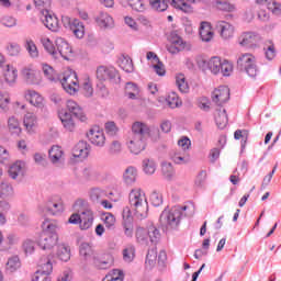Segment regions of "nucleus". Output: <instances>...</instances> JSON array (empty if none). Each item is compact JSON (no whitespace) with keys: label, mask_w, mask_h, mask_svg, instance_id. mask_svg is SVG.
<instances>
[{"label":"nucleus","mask_w":281,"mask_h":281,"mask_svg":"<svg viewBox=\"0 0 281 281\" xmlns=\"http://www.w3.org/2000/svg\"><path fill=\"white\" fill-rule=\"evenodd\" d=\"M128 5L136 12H146V4L142 0H128Z\"/></svg>","instance_id":"13d9d810"},{"label":"nucleus","mask_w":281,"mask_h":281,"mask_svg":"<svg viewBox=\"0 0 281 281\" xmlns=\"http://www.w3.org/2000/svg\"><path fill=\"white\" fill-rule=\"evenodd\" d=\"M143 170L146 175H155V170H157V164H155V160L146 158L143 160Z\"/></svg>","instance_id":"09e8293b"},{"label":"nucleus","mask_w":281,"mask_h":281,"mask_svg":"<svg viewBox=\"0 0 281 281\" xmlns=\"http://www.w3.org/2000/svg\"><path fill=\"white\" fill-rule=\"evenodd\" d=\"M212 100L215 102V104H225V102L229 101V88L227 86H222L217 89H215L212 92Z\"/></svg>","instance_id":"dca6fc26"},{"label":"nucleus","mask_w":281,"mask_h":281,"mask_svg":"<svg viewBox=\"0 0 281 281\" xmlns=\"http://www.w3.org/2000/svg\"><path fill=\"white\" fill-rule=\"evenodd\" d=\"M166 47L169 54H179L180 52H190L192 49V46L177 34L170 35L169 44Z\"/></svg>","instance_id":"423d86ee"},{"label":"nucleus","mask_w":281,"mask_h":281,"mask_svg":"<svg viewBox=\"0 0 281 281\" xmlns=\"http://www.w3.org/2000/svg\"><path fill=\"white\" fill-rule=\"evenodd\" d=\"M56 229H58V224L56 222L45 221L43 223L42 234H48V236H58V234H56Z\"/></svg>","instance_id":"58836bf2"},{"label":"nucleus","mask_w":281,"mask_h":281,"mask_svg":"<svg viewBox=\"0 0 281 281\" xmlns=\"http://www.w3.org/2000/svg\"><path fill=\"white\" fill-rule=\"evenodd\" d=\"M54 271V266L49 258L44 257L40 260L38 269L36 273H44L45 276H49Z\"/></svg>","instance_id":"c85d7f7f"},{"label":"nucleus","mask_w":281,"mask_h":281,"mask_svg":"<svg viewBox=\"0 0 281 281\" xmlns=\"http://www.w3.org/2000/svg\"><path fill=\"white\" fill-rule=\"evenodd\" d=\"M79 254L81 258H85V260H87V258H91V256L93 255V248H91V245L83 243L80 245Z\"/></svg>","instance_id":"5fc2aeb1"},{"label":"nucleus","mask_w":281,"mask_h":281,"mask_svg":"<svg viewBox=\"0 0 281 281\" xmlns=\"http://www.w3.org/2000/svg\"><path fill=\"white\" fill-rule=\"evenodd\" d=\"M41 43L48 54H52V56L56 54V47H54V43L49 41V37H42Z\"/></svg>","instance_id":"bf43d9fd"},{"label":"nucleus","mask_w":281,"mask_h":281,"mask_svg":"<svg viewBox=\"0 0 281 281\" xmlns=\"http://www.w3.org/2000/svg\"><path fill=\"white\" fill-rule=\"evenodd\" d=\"M130 205L135 211L137 218H146L148 216V201L146 193L142 189H133L130 192Z\"/></svg>","instance_id":"f03ea898"},{"label":"nucleus","mask_w":281,"mask_h":281,"mask_svg":"<svg viewBox=\"0 0 281 281\" xmlns=\"http://www.w3.org/2000/svg\"><path fill=\"white\" fill-rule=\"evenodd\" d=\"M123 260L125 262H133L135 260V246H127L123 250Z\"/></svg>","instance_id":"6e6d98bb"},{"label":"nucleus","mask_w":281,"mask_h":281,"mask_svg":"<svg viewBox=\"0 0 281 281\" xmlns=\"http://www.w3.org/2000/svg\"><path fill=\"white\" fill-rule=\"evenodd\" d=\"M57 50L59 52L61 58H64L65 60H69V57L72 54V49L71 46L69 45V43L67 42V40L63 38V37H57L55 41Z\"/></svg>","instance_id":"a211bd4d"},{"label":"nucleus","mask_w":281,"mask_h":281,"mask_svg":"<svg viewBox=\"0 0 281 281\" xmlns=\"http://www.w3.org/2000/svg\"><path fill=\"white\" fill-rule=\"evenodd\" d=\"M81 91L86 98L93 97V83L91 82V79L89 78V76L85 77L81 85Z\"/></svg>","instance_id":"c9c22d12"},{"label":"nucleus","mask_w":281,"mask_h":281,"mask_svg":"<svg viewBox=\"0 0 281 281\" xmlns=\"http://www.w3.org/2000/svg\"><path fill=\"white\" fill-rule=\"evenodd\" d=\"M120 128H117V125L115 124V122L113 121H109L105 123V132L108 133V135H115L116 133H119Z\"/></svg>","instance_id":"774afa93"},{"label":"nucleus","mask_w":281,"mask_h":281,"mask_svg":"<svg viewBox=\"0 0 281 281\" xmlns=\"http://www.w3.org/2000/svg\"><path fill=\"white\" fill-rule=\"evenodd\" d=\"M61 86L66 93L76 95L80 89V83H78V75H76V71H65L61 78Z\"/></svg>","instance_id":"39448f33"},{"label":"nucleus","mask_w":281,"mask_h":281,"mask_svg":"<svg viewBox=\"0 0 281 281\" xmlns=\"http://www.w3.org/2000/svg\"><path fill=\"white\" fill-rule=\"evenodd\" d=\"M149 5L156 12H166L168 10V1L166 0H149Z\"/></svg>","instance_id":"ea45409f"},{"label":"nucleus","mask_w":281,"mask_h":281,"mask_svg":"<svg viewBox=\"0 0 281 281\" xmlns=\"http://www.w3.org/2000/svg\"><path fill=\"white\" fill-rule=\"evenodd\" d=\"M93 225V211L85 210L80 214V227L81 229H89Z\"/></svg>","instance_id":"a878e982"},{"label":"nucleus","mask_w":281,"mask_h":281,"mask_svg":"<svg viewBox=\"0 0 281 281\" xmlns=\"http://www.w3.org/2000/svg\"><path fill=\"white\" fill-rule=\"evenodd\" d=\"M144 139L145 138L134 136L128 145L131 153H133L134 155H139V153H142V150L146 148V142Z\"/></svg>","instance_id":"393cba45"},{"label":"nucleus","mask_w":281,"mask_h":281,"mask_svg":"<svg viewBox=\"0 0 281 281\" xmlns=\"http://www.w3.org/2000/svg\"><path fill=\"white\" fill-rule=\"evenodd\" d=\"M59 120L66 131L74 133L76 131V121L74 120V115L69 112H59Z\"/></svg>","instance_id":"4be33fe9"},{"label":"nucleus","mask_w":281,"mask_h":281,"mask_svg":"<svg viewBox=\"0 0 281 281\" xmlns=\"http://www.w3.org/2000/svg\"><path fill=\"white\" fill-rule=\"evenodd\" d=\"M42 70H43L44 76H45L48 80H50V81L55 80V78H56V72L54 71V68H53L52 66H49V65H47V64H43V65H42Z\"/></svg>","instance_id":"052dcab7"},{"label":"nucleus","mask_w":281,"mask_h":281,"mask_svg":"<svg viewBox=\"0 0 281 281\" xmlns=\"http://www.w3.org/2000/svg\"><path fill=\"white\" fill-rule=\"evenodd\" d=\"M5 269L9 271V273H14L21 269V258L19 256H13L8 259Z\"/></svg>","instance_id":"7c9ffc66"},{"label":"nucleus","mask_w":281,"mask_h":281,"mask_svg":"<svg viewBox=\"0 0 281 281\" xmlns=\"http://www.w3.org/2000/svg\"><path fill=\"white\" fill-rule=\"evenodd\" d=\"M14 190L12 189V186H10V183L2 182L0 184V196H2V199H8V196H12Z\"/></svg>","instance_id":"864d4df0"},{"label":"nucleus","mask_w":281,"mask_h":281,"mask_svg":"<svg viewBox=\"0 0 281 281\" xmlns=\"http://www.w3.org/2000/svg\"><path fill=\"white\" fill-rule=\"evenodd\" d=\"M132 133L134 137L146 139L150 135V127L144 122L136 121L132 125Z\"/></svg>","instance_id":"f3484780"},{"label":"nucleus","mask_w":281,"mask_h":281,"mask_svg":"<svg viewBox=\"0 0 281 281\" xmlns=\"http://www.w3.org/2000/svg\"><path fill=\"white\" fill-rule=\"evenodd\" d=\"M161 172L166 179H172V177H175V168H172V164L164 162L161 165Z\"/></svg>","instance_id":"4d7b16f0"},{"label":"nucleus","mask_w":281,"mask_h":281,"mask_svg":"<svg viewBox=\"0 0 281 281\" xmlns=\"http://www.w3.org/2000/svg\"><path fill=\"white\" fill-rule=\"evenodd\" d=\"M48 157L52 164H60L65 159V151L63 147L55 145L49 149Z\"/></svg>","instance_id":"b1692460"},{"label":"nucleus","mask_w":281,"mask_h":281,"mask_svg":"<svg viewBox=\"0 0 281 281\" xmlns=\"http://www.w3.org/2000/svg\"><path fill=\"white\" fill-rule=\"evenodd\" d=\"M172 161L180 166H183L184 164H190V155L187 154L184 156H181L179 154H175L172 156Z\"/></svg>","instance_id":"0e129e2a"},{"label":"nucleus","mask_w":281,"mask_h":281,"mask_svg":"<svg viewBox=\"0 0 281 281\" xmlns=\"http://www.w3.org/2000/svg\"><path fill=\"white\" fill-rule=\"evenodd\" d=\"M263 49L266 52V58H268V60H273V58H276V45L272 41H266Z\"/></svg>","instance_id":"a18cd8bd"},{"label":"nucleus","mask_w":281,"mask_h":281,"mask_svg":"<svg viewBox=\"0 0 281 281\" xmlns=\"http://www.w3.org/2000/svg\"><path fill=\"white\" fill-rule=\"evenodd\" d=\"M222 64L223 60L221 59V57L214 56L207 61V67L210 71L214 74V76H217V74H221Z\"/></svg>","instance_id":"2f4dec72"},{"label":"nucleus","mask_w":281,"mask_h":281,"mask_svg":"<svg viewBox=\"0 0 281 281\" xmlns=\"http://www.w3.org/2000/svg\"><path fill=\"white\" fill-rule=\"evenodd\" d=\"M125 93L130 100H135L139 94V88H137V85L128 82L125 87Z\"/></svg>","instance_id":"de8ad7c7"},{"label":"nucleus","mask_w":281,"mask_h":281,"mask_svg":"<svg viewBox=\"0 0 281 281\" xmlns=\"http://www.w3.org/2000/svg\"><path fill=\"white\" fill-rule=\"evenodd\" d=\"M113 256L105 255L104 259H95L94 265L99 267V269H109V267H113Z\"/></svg>","instance_id":"a19ab883"},{"label":"nucleus","mask_w":281,"mask_h":281,"mask_svg":"<svg viewBox=\"0 0 281 281\" xmlns=\"http://www.w3.org/2000/svg\"><path fill=\"white\" fill-rule=\"evenodd\" d=\"M217 31L223 41H229V38H234L236 27L234 24L222 20L217 22Z\"/></svg>","instance_id":"f8f14e48"},{"label":"nucleus","mask_w":281,"mask_h":281,"mask_svg":"<svg viewBox=\"0 0 281 281\" xmlns=\"http://www.w3.org/2000/svg\"><path fill=\"white\" fill-rule=\"evenodd\" d=\"M151 249L148 250L146 256L145 265L148 267H155L157 265V245H154Z\"/></svg>","instance_id":"37998d69"},{"label":"nucleus","mask_w":281,"mask_h":281,"mask_svg":"<svg viewBox=\"0 0 281 281\" xmlns=\"http://www.w3.org/2000/svg\"><path fill=\"white\" fill-rule=\"evenodd\" d=\"M21 76L27 85H41V74L35 71L32 66H26L21 70Z\"/></svg>","instance_id":"ddd939ff"},{"label":"nucleus","mask_w":281,"mask_h":281,"mask_svg":"<svg viewBox=\"0 0 281 281\" xmlns=\"http://www.w3.org/2000/svg\"><path fill=\"white\" fill-rule=\"evenodd\" d=\"M2 80L8 87H14L19 80V70L10 64H7L2 70Z\"/></svg>","instance_id":"9d476101"},{"label":"nucleus","mask_w":281,"mask_h":281,"mask_svg":"<svg viewBox=\"0 0 281 281\" xmlns=\"http://www.w3.org/2000/svg\"><path fill=\"white\" fill-rule=\"evenodd\" d=\"M167 104H168V106H170V109H177V108L181 106L182 102L176 92H171L167 97Z\"/></svg>","instance_id":"49530a36"},{"label":"nucleus","mask_w":281,"mask_h":281,"mask_svg":"<svg viewBox=\"0 0 281 281\" xmlns=\"http://www.w3.org/2000/svg\"><path fill=\"white\" fill-rule=\"evenodd\" d=\"M7 52L9 56H19L21 54V46L16 43H10L7 46Z\"/></svg>","instance_id":"69168bd1"},{"label":"nucleus","mask_w":281,"mask_h":281,"mask_svg":"<svg viewBox=\"0 0 281 281\" xmlns=\"http://www.w3.org/2000/svg\"><path fill=\"white\" fill-rule=\"evenodd\" d=\"M23 125L26 133H36V128H38V119L34 113H26L24 115Z\"/></svg>","instance_id":"aec40b11"},{"label":"nucleus","mask_w":281,"mask_h":281,"mask_svg":"<svg viewBox=\"0 0 281 281\" xmlns=\"http://www.w3.org/2000/svg\"><path fill=\"white\" fill-rule=\"evenodd\" d=\"M10 105V94L8 92H0V110L5 111Z\"/></svg>","instance_id":"e2e57ef3"},{"label":"nucleus","mask_w":281,"mask_h":281,"mask_svg":"<svg viewBox=\"0 0 281 281\" xmlns=\"http://www.w3.org/2000/svg\"><path fill=\"white\" fill-rule=\"evenodd\" d=\"M8 130L12 135H21V123H19V119L14 116H10L8 120Z\"/></svg>","instance_id":"473e14b6"},{"label":"nucleus","mask_w":281,"mask_h":281,"mask_svg":"<svg viewBox=\"0 0 281 281\" xmlns=\"http://www.w3.org/2000/svg\"><path fill=\"white\" fill-rule=\"evenodd\" d=\"M124 181L127 183H135L136 179H137V169H135L134 167H128L125 170L124 173Z\"/></svg>","instance_id":"3c124183"},{"label":"nucleus","mask_w":281,"mask_h":281,"mask_svg":"<svg viewBox=\"0 0 281 281\" xmlns=\"http://www.w3.org/2000/svg\"><path fill=\"white\" fill-rule=\"evenodd\" d=\"M229 122V117L227 116V111L223 108H220L215 112V124L218 128H225Z\"/></svg>","instance_id":"cd10ccee"},{"label":"nucleus","mask_w":281,"mask_h":281,"mask_svg":"<svg viewBox=\"0 0 281 281\" xmlns=\"http://www.w3.org/2000/svg\"><path fill=\"white\" fill-rule=\"evenodd\" d=\"M256 41H258V36L255 33H244L239 36V45L243 47H247V45H255Z\"/></svg>","instance_id":"72a5a7b5"},{"label":"nucleus","mask_w":281,"mask_h":281,"mask_svg":"<svg viewBox=\"0 0 281 281\" xmlns=\"http://www.w3.org/2000/svg\"><path fill=\"white\" fill-rule=\"evenodd\" d=\"M24 166L25 164H23L22 161H15L9 169V175L11 179H16L19 175H21V172L23 171Z\"/></svg>","instance_id":"c03bdc74"},{"label":"nucleus","mask_w":281,"mask_h":281,"mask_svg":"<svg viewBox=\"0 0 281 281\" xmlns=\"http://www.w3.org/2000/svg\"><path fill=\"white\" fill-rule=\"evenodd\" d=\"M120 67L123 69V71H126L127 74H132V71L135 69V66L133 65V59L128 55H123L120 59Z\"/></svg>","instance_id":"f704fd0d"},{"label":"nucleus","mask_w":281,"mask_h":281,"mask_svg":"<svg viewBox=\"0 0 281 281\" xmlns=\"http://www.w3.org/2000/svg\"><path fill=\"white\" fill-rule=\"evenodd\" d=\"M181 210L186 212L188 206H173L170 210L162 211L160 215V224L165 227V229H177L179 227V223H181Z\"/></svg>","instance_id":"7ed1b4c3"},{"label":"nucleus","mask_w":281,"mask_h":281,"mask_svg":"<svg viewBox=\"0 0 281 281\" xmlns=\"http://www.w3.org/2000/svg\"><path fill=\"white\" fill-rule=\"evenodd\" d=\"M26 102H30L32 106L36 109H43L45 106V99L36 90L27 89L23 93Z\"/></svg>","instance_id":"9b49d317"},{"label":"nucleus","mask_w":281,"mask_h":281,"mask_svg":"<svg viewBox=\"0 0 281 281\" xmlns=\"http://www.w3.org/2000/svg\"><path fill=\"white\" fill-rule=\"evenodd\" d=\"M220 71H222L223 76H232V71H234V65L227 60H223Z\"/></svg>","instance_id":"680f3d73"},{"label":"nucleus","mask_w":281,"mask_h":281,"mask_svg":"<svg viewBox=\"0 0 281 281\" xmlns=\"http://www.w3.org/2000/svg\"><path fill=\"white\" fill-rule=\"evenodd\" d=\"M61 22L64 27L71 31L76 38H85V24L80 20L63 16Z\"/></svg>","instance_id":"0eeeda50"},{"label":"nucleus","mask_w":281,"mask_h":281,"mask_svg":"<svg viewBox=\"0 0 281 281\" xmlns=\"http://www.w3.org/2000/svg\"><path fill=\"white\" fill-rule=\"evenodd\" d=\"M135 238L138 245H157L161 240V232L155 225H149L147 228L138 226L135 231Z\"/></svg>","instance_id":"f257e3e1"},{"label":"nucleus","mask_w":281,"mask_h":281,"mask_svg":"<svg viewBox=\"0 0 281 281\" xmlns=\"http://www.w3.org/2000/svg\"><path fill=\"white\" fill-rule=\"evenodd\" d=\"M104 225L111 229V227L115 226V215L112 213H105L103 215Z\"/></svg>","instance_id":"338daca9"},{"label":"nucleus","mask_w":281,"mask_h":281,"mask_svg":"<svg viewBox=\"0 0 281 281\" xmlns=\"http://www.w3.org/2000/svg\"><path fill=\"white\" fill-rule=\"evenodd\" d=\"M200 37L204 43H210L214 38V31L210 22H201L200 25Z\"/></svg>","instance_id":"5701e85b"},{"label":"nucleus","mask_w":281,"mask_h":281,"mask_svg":"<svg viewBox=\"0 0 281 281\" xmlns=\"http://www.w3.org/2000/svg\"><path fill=\"white\" fill-rule=\"evenodd\" d=\"M26 52H29L31 58H38V48L32 40L25 42Z\"/></svg>","instance_id":"603ef678"},{"label":"nucleus","mask_w":281,"mask_h":281,"mask_svg":"<svg viewBox=\"0 0 281 281\" xmlns=\"http://www.w3.org/2000/svg\"><path fill=\"white\" fill-rule=\"evenodd\" d=\"M237 67H239L241 71H246L250 78H256V76H258L256 56L251 53L241 54L237 59Z\"/></svg>","instance_id":"20e7f679"},{"label":"nucleus","mask_w":281,"mask_h":281,"mask_svg":"<svg viewBox=\"0 0 281 281\" xmlns=\"http://www.w3.org/2000/svg\"><path fill=\"white\" fill-rule=\"evenodd\" d=\"M56 254L57 258H59V260H61L63 262H67L71 258V249H69V246L65 244H59L57 246Z\"/></svg>","instance_id":"c756f323"},{"label":"nucleus","mask_w":281,"mask_h":281,"mask_svg":"<svg viewBox=\"0 0 281 281\" xmlns=\"http://www.w3.org/2000/svg\"><path fill=\"white\" fill-rule=\"evenodd\" d=\"M66 109L70 115L79 120V122H87L89 117H87V113L82 110V106L78 104L75 100H68L66 102Z\"/></svg>","instance_id":"1a4fd4ad"},{"label":"nucleus","mask_w":281,"mask_h":281,"mask_svg":"<svg viewBox=\"0 0 281 281\" xmlns=\"http://www.w3.org/2000/svg\"><path fill=\"white\" fill-rule=\"evenodd\" d=\"M58 245V235L42 234L40 238V247L42 249H53Z\"/></svg>","instance_id":"412c9836"},{"label":"nucleus","mask_w":281,"mask_h":281,"mask_svg":"<svg viewBox=\"0 0 281 281\" xmlns=\"http://www.w3.org/2000/svg\"><path fill=\"white\" fill-rule=\"evenodd\" d=\"M45 210L48 214L53 216H58V214H63L65 212V202H63V198L60 195H53L45 203Z\"/></svg>","instance_id":"6e6552de"},{"label":"nucleus","mask_w":281,"mask_h":281,"mask_svg":"<svg viewBox=\"0 0 281 281\" xmlns=\"http://www.w3.org/2000/svg\"><path fill=\"white\" fill-rule=\"evenodd\" d=\"M103 281H124V271L114 269L105 276Z\"/></svg>","instance_id":"79ce46f5"},{"label":"nucleus","mask_w":281,"mask_h":281,"mask_svg":"<svg viewBox=\"0 0 281 281\" xmlns=\"http://www.w3.org/2000/svg\"><path fill=\"white\" fill-rule=\"evenodd\" d=\"M176 85L181 93H188V91H190V86L188 85V81L186 80V75L183 74H179L176 76Z\"/></svg>","instance_id":"4c0bfd02"},{"label":"nucleus","mask_w":281,"mask_h":281,"mask_svg":"<svg viewBox=\"0 0 281 281\" xmlns=\"http://www.w3.org/2000/svg\"><path fill=\"white\" fill-rule=\"evenodd\" d=\"M97 78L101 80V82L115 80V78H117V70L114 67L99 66L97 68Z\"/></svg>","instance_id":"4468645a"},{"label":"nucleus","mask_w":281,"mask_h":281,"mask_svg":"<svg viewBox=\"0 0 281 281\" xmlns=\"http://www.w3.org/2000/svg\"><path fill=\"white\" fill-rule=\"evenodd\" d=\"M87 137L94 146H104L106 142V136H104V132L100 127H92L87 133Z\"/></svg>","instance_id":"2eb2a0df"},{"label":"nucleus","mask_w":281,"mask_h":281,"mask_svg":"<svg viewBox=\"0 0 281 281\" xmlns=\"http://www.w3.org/2000/svg\"><path fill=\"white\" fill-rule=\"evenodd\" d=\"M72 156L82 161L89 157V144L85 140L77 143L72 149Z\"/></svg>","instance_id":"6ab92c4d"},{"label":"nucleus","mask_w":281,"mask_h":281,"mask_svg":"<svg viewBox=\"0 0 281 281\" xmlns=\"http://www.w3.org/2000/svg\"><path fill=\"white\" fill-rule=\"evenodd\" d=\"M43 14H44V19H43L44 25L52 32H58V19L49 14V11H44Z\"/></svg>","instance_id":"bb28decb"},{"label":"nucleus","mask_w":281,"mask_h":281,"mask_svg":"<svg viewBox=\"0 0 281 281\" xmlns=\"http://www.w3.org/2000/svg\"><path fill=\"white\" fill-rule=\"evenodd\" d=\"M22 249L26 256H32L36 251V243L32 239H25L22 244Z\"/></svg>","instance_id":"8fccbe9b"},{"label":"nucleus","mask_w":281,"mask_h":281,"mask_svg":"<svg viewBox=\"0 0 281 281\" xmlns=\"http://www.w3.org/2000/svg\"><path fill=\"white\" fill-rule=\"evenodd\" d=\"M97 23L99 27H113V18L108 13H101L97 18Z\"/></svg>","instance_id":"e433bc0d"}]
</instances>
